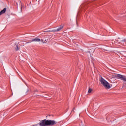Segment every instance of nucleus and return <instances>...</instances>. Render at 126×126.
Here are the masks:
<instances>
[{
    "label": "nucleus",
    "instance_id": "4",
    "mask_svg": "<svg viewBox=\"0 0 126 126\" xmlns=\"http://www.w3.org/2000/svg\"><path fill=\"white\" fill-rule=\"evenodd\" d=\"M41 39L40 38H35L32 40H31L29 42H26V44H29V43H32V42H40Z\"/></svg>",
    "mask_w": 126,
    "mask_h": 126
},
{
    "label": "nucleus",
    "instance_id": "15",
    "mask_svg": "<svg viewBox=\"0 0 126 126\" xmlns=\"http://www.w3.org/2000/svg\"><path fill=\"white\" fill-rule=\"evenodd\" d=\"M88 53H90V52L89 51H87Z\"/></svg>",
    "mask_w": 126,
    "mask_h": 126
},
{
    "label": "nucleus",
    "instance_id": "7",
    "mask_svg": "<svg viewBox=\"0 0 126 126\" xmlns=\"http://www.w3.org/2000/svg\"><path fill=\"white\" fill-rule=\"evenodd\" d=\"M6 12V8H4L2 11L0 12V15L4 14V13Z\"/></svg>",
    "mask_w": 126,
    "mask_h": 126
},
{
    "label": "nucleus",
    "instance_id": "5",
    "mask_svg": "<svg viewBox=\"0 0 126 126\" xmlns=\"http://www.w3.org/2000/svg\"><path fill=\"white\" fill-rule=\"evenodd\" d=\"M63 25H60V27L57 28V29H54V33H57V32H58V31H61V30H62V29L63 28Z\"/></svg>",
    "mask_w": 126,
    "mask_h": 126
},
{
    "label": "nucleus",
    "instance_id": "8",
    "mask_svg": "<svg viewBox=\"0 0 126 126\" xmlns=\"http://www.w3.org/2000/svg\"><path fill=\"white\" fill-rule=\"evenodd\" d=\"M44 32H55V31H54V30H48V31H45Z\"/></svg>",
    "mask_w": 126,
    "mask_h": 126
},
{
    "label": "nucleus",
    "instance_id": "1",
    "mask_svg": "<svg viewBox=\"0 0 126 126\" xmlns=\"http://www.w3.org/2000/svg\"><path fill=\"white\" fill-rule=\"evenodd\" d=\"M57 124V121L52 120L44 119L41 120L39 125L40 126H55Z\"/></svg>",
    "mask_w": 126,
    "mask_h": 126
},
{
    "label": "nucleus",
    "instance_id": "6",
    "mask_svg": "<svg viewBox=\"0 0 126 126\" xmlns=\"http://www.w3.org/2000/svg\"><path fill=\"white\" fill-rule=\"evenodd\" d=\"M49 39L48 38H46V36L44 37L43 39H41V41L44 44H46V43H48L49 42Z\"/></svg>",
    "mask_w": 126,
    "mask_h": 126
},
{
    "label": "nucleus",
    "instance_id": "9",
    "mask_svg": "<svg viewBox=\"0 0 126 126\" xmlns=\"http://www.w3.org/2000/svg\"><path fill=\"white\" fill-rule=\"evenodd\" d=\"M51 38H52V36H51V35L46 36V39H48L50 40V39H51Z\"/></svg>",
    "mask_w": 126,
    "mask_h": 126
},
{
    "label": "nucleus",
    "instance_id": "13",
    "mask_svg": "<svg viewBox=\"0 0 126 126\" xmlns=\"http://www.w3.org/2000/svg\"><path fill=\"white\" fill-rule=\"evenodd\" d=\"M80 126H84V125L83 124H81Z\"/></svg>",
    "mask_w": 126,
    "mask_h": 126
},
{
    "label": "nucleus",
    "instance_id": "12",
    "mask_svg": "<svg viewBox=\"0 0 126 126\" xmlns=\"http://www.w3.org/2000/svg\"><path fill=\"white\" fill-rule=\"evenodd\" d=\"M122 42H123V43H126V40H122Z\"/></svg>",
    "mask_w": 126,
    "mask_h": 126
},
{
    "label": "nucleus",
    "instance_id": "2",
    "mask_svg": "<svg viewBox=\"0 0 126 126\" xmlns=\"http://www.w3.org/2000/svg\"><path fill=\"white\" fill-rule=\"evenodd\" d=\"M100 81L101 83V84H102V85H103V86L105 87V88L106 89H110L111 88V85H110V83H109V82H107V81H106L105 79H104V78H103V77H101V78H100Z\"/></svg>",
    "mask_w": 126,
    "mask_h": 126
},
{
    "label": "nucleus",
    "instance_id": "3",
    "mask_svg": "<svg viewBox=\"0 0 126 126\" xmlns=\"http://www.w3.org/2000/svg\"><path fill=\"white\" fill-rule=\"evenodd\" d=\"M117 77H118V78H120V79H121V80H124V81L126 82V76L121 75V74H118V75H117Z\"/></svg>",
    "mask_w": 126,
    "mask_h": 126
},
{
    "label": "nucleus",
    "instance_id": "10",
    "mask_svg": "<svg viewBox=\"0 0 126 126\" xmlns=\"http://www.w3.org/2000/svg\"><path fill=\"white\" fill-rule=\"evenodd\" d=\"M16 50L18 51L19 50L20 48L18 47V44H16V47H15Z\"/></svg>",
    "mask_w": 126,
    "mask_h": 126
},
{
    "label": "nucleus",
    "instance_id": "11",
    "mask_svg": "<svg viewBox=\"0 0 126 126\" xmlns=\"http://www.w3.org/2000/svg\"><path fill=\"white\" fill-rule=\"evenodd\" d=\"M92 91V89L89 88L88 92V93H91Z\"/></svg>",
    "mask_w": 126,
    "mask_h": 126
},
{
    "label": "nucleus",
    "instance_id": "14",
    "mask_svg": "<svg viewBox=\"0 0 126 126\" xmlns=\"http://www.w3.org/2000/svg\"><path fill=\"white\" fill-rule=\"evenodd\" d=\"M75 108H73V110H75Z\"/></svg>",
    "mask_w": 126,
    "mask_h": 126
}]
</instances>
